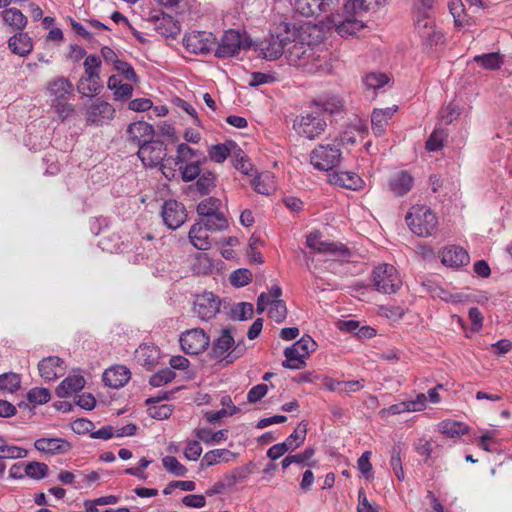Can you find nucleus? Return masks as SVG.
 <instances>
[{
    "instance_id": "f257e3e1",
    "label": "nucleus",
    "mask_w": 512,
    "mask_h": 512,
    "mask_svg": "<svg viewBox=\"0 0 512 512\" xmlns=\"http://www.w3.org/2000/svg\"><path fill=\"white\" fill-rule=\"evenodd\" d=\"M223 309L230 320H249L254 312L253 305L248 302L234 304L222 303L212 292L197 295L193 310L200 320H211Z\"/></svg>"
},
{
    "instance_id": "f03ea898",
    "label": "nucleus",
    "mask_w": 512,
    "mask_h": 512,
    "mask_svg": "<svg viewBox=\"0 0 512 512\" xmlns=\"http://www.w3.org/2000/svg\"><path fill=\"white\" fill-rule=\"evenodd\" d=\"M245 351L246 347L243 340L236 339L231 329L224 328L212 340L209 355L217 362L228 365L242 357Z\"/></svg>"
},
{
    "instance_id": "7ed1b4c3",
    "label": "nucleus",
    "mask_w": 512,
    "mask_h": 512,
    "mask_svg": "<svg viewBox=\"0 0 512 512\" xmlns=\"http://www.w3.org/2000/svg\"><path fill=\"white\" fill-rule=\"evenodd\" d=\"M277 29L282 32L271 33L255 44V50L264 59L276 60L283 54L286 55L287 46L290 44V36H295V31H290L288 24H283Z\"/></svg>"
},
{
    "instance_id": "20e7f679",
    "label": "nucleus",
    "mask_w": 512,
    "mask_h": 512,
    "mask_svg": "<svg viewBox=\"0 0 512 512\" xmlns=\"http://www.w3.org/2000/svg\"><path fill=\"white\" fill-rule=\"evenodd\" d=\"M406 222L411 231L421 237L434 233L438 226L435 213L427 206H413L406 216Z\"/></svg>"
},
{
    "instance_id": "39448f33",
    "label": "nucleus",
    "mask_w": 512,
    "mask_h": 512,
    "mask_svg": "<svg viewBox=\"0 0 512 512\" xmlns=\"http://www.w3.org/2000/svg\"><path fill=\"white\" fill-rule=\"evenodd\" d=\"M317 348L316 342L308 335L301 337L291 346L285 348V360L282 366L291 370H300L306 367V359Z\"/></svg>"
},
{
    "instance_id": "423d86ee",
    "label": "nucleus",
    "mask_w": 512,
    "mask_h": 512,
    "mask_svg": "<svg viewBox=\"0 0 512 512\" xmlns=\"http://www.w3.org/2000/svg\"><path fill=\"white\" fill-rule=\"evenodd\" d=\"M282 289L278 285L271 287L270 291L261 293L257 300L256 312L262 314L267 311V316L272 320H285L287 317V307L280 299Z\"/></svg>"
},
{
    "instance_id": "0eeeda50",
    "label": "nucleus",
    "mask_w": 512,
    "mask_h": 512,
    "mask_svg": "<svg viewBox=\"0 0 512 512\" xmlns=\"http://www.w3.org/2000/svg\"><path fill=\"white\" fill-rule=\"evenodd\" d=\"M372 283L378 292L391 294L397 292L402 280L393 265L380 264L372 271Z\"/></svg>"
},
{
    "instance_id": "6e6552de",
    "label": "nucleus",
    "mask_w": 512,
    "mask_h": 512,
    "mask_svg": "<svg viewBox=\"0 0 512 512\" xmlns=\"http://www.w3.org/2000/svg\"><path fill=\"white\" fill-rule=\"evenodd\" d=\"M341 159L339 144H320L313 149L310 155L311 164L318 170L328 171L333 169Z\"/></svg>"
},
{
    "instance_id": "1a4fd4ad",
    "label": "nucleus",
    "mask_w": 512,
    "mask_h": 512,
    "mask_svg": "<svg viewBox=\"0 0 512 512\" xmlns=\"http://www.w3.org/2000/svg\"><path fill=\"white\" fill-rule=\"evenodd\" d=\"M248 38L243 39L241 34L236 30H228L221 37L215 50V56L218 58H229L238 54L241 49H248L251 46Z\"/></svg>"
},
{
    "instance_id": "9d476101",
    "label": "nucleus",
    "mask_w": 512,
    "mask_h": 512,
    "mask_svg": "<svg viewBox=\"0 0 512 512\" xmlns=\"http://www.w3.org/2000/svg\"><path fill=\"white\" fill-rule=\"evenodd\" d=\"M137 155L145 167L154 168L165 160L167 146L163 141L153 138L146 144L140 145Z\"/></svg>"
},
{
    "instance_id": "9b49d317",
    "label": "nucleus",
    "mask_w": 512,
    "mask_h": 512,
    "mask_svg": "<svg viewBox=\"0 0 512 512\" xmlns=\"http://www.w3.org/2000/svg\"><path fill=\"white\" fill-rule=\"evenodd\" d=\"M314 49L315 47L304 41L302 35L290 36L285 57L290 65L303 69Z\"/></svg>"
},
{
    "instance_id": "f8f14e48",
    "label": "nucleus",
    "mask_w": 512,
    "mask_h": 512,
    "mask_svg": "<svg viewBox=\"0 0 512 512\" xmlns=\"http://www.w3.org/2000/svg\"><path fill=\"white\" fill-rule=\"evenodd\" d=\"M179 342L185 353L196 355L208 347L210 339L204 330L195 328L182 333Z\"/></svg>"
},
{
    "instance_id": "ddd939ff",
    "label": "nucleus",
    "mask_w": 512,
    "mask_h": 512,
    "mask_svg": "<svg viewBox=\"0 0 512 512\" xmlns=\"http://www.w3.org/2000/svg\"><path fill=\"white\" fill-rule=\"evenodd\" d=\"M364 13L365 12L347 11L345 2L343 7V17L341 20L335 22L336 32L341 37L356 35L365 27L362 19Z\"/></svg>"
},
{
    "instance_id": "4468645a",
    "label": "nucleus",
    "mask_w": 512,
    "mask_h": 512,
    "mask_svg": "<svg viewBox=\"0 0 512 512\" xmlns=\"http://www.w3.org/2000/svg\"><path fill=\"white\" fill-rule=\"evenodd\" d=\"M215 40L212 33L198 31L185 35L183 43L186 50L191 53L207 54L213 49Z\"/></svg>"
},
{
    "instance_id": "2eb2a0df",
    "label": "nucleus",
    "mask_w": 512,
    "mask_h": 512,
    "mask_svg": "<svg viewBox=\"0 0 512 512\" xmlns=\"http://www.w3.org/2000/svg\"><path fill=\"white\" fill-rule=\"evenodd\" d=\"M415 29L424 43L429 46L437 45L443 35L435 27V22L425 12L419 13L415 20Z\"/></svg>"
},
{
    "instance_id": "dca6fc26",
    "label": "nucleus",
    "mask_w": 512,
    "mask_h": 512,
    "mask_svg": "<svg viewBox=\"0 0 512 512\" xmlns=\"http://www.w3.org/2000/svg\"><path fill=\"white\" fill-rule=\"evenodd\" d=\"M294 127H296L300 135L308 139H314L325 130L326 122L319 116L309 113L298 118L294 123Z\"/></svg>"
},
{
    "instance_id": "f3484780",
    "label": "nucleus",
    "mask_w": 512,
    "mask_h": 512,
    "mask_svg": "<svg viewBox=\"0 0 512 512\" xmlns=\"http://www.w3.org/2000/svg\"><path fill=\"white\" fill-rule=\"evenodd\" d=\"M187 214L183 204L176 200H168L162 208V218L164 223L170 229H177L186 220Z\"/></svg>"
},
{
    "instance_id": "a211bd4d",
    "label": "nucleus",
    "mask_w": 512,
    "mask_h": 512,
    "mask_svg": "<svg viewBox=\"0 0 512 512\" xmlns=\"http://www.w3.org/2000/svg\"><path fill=\"white\" fill-rule=\"evenodd\" d=\"M127 140L131 145L140 147L155 136L153 126L145 121H137L129 124L127 128Z\"/></svg>"
},
{
    "instance_id": "6ab92c4d",
    "label": "nucleus",
    "mask_w": 512,
    "mask_h": 512,
    "mask_svg": "<svg viewBox=\"0 0 512 512\" xmlns=\"http://www.w3.org/2000/svg\"><path fill=\"white\" fill-rule=\"evenodd\" d=\"M40 376L46 381H53L64 375L66 367L63 359L58 356H48L38 363Z\"/></svg>"
},
{
    "instance_id": "aec40b11",
    "label": "nucleus",
    "mask_w": 512,
    "mask_h": 512,
    "mask_svg": "<svg viewBox=\"0 0 512 512\" xmlns=\"http://www.w3.org/2000/svg\"><path fill=\"white\" fill-rule=\"evenodd\" d=\"M46 92L51 101L67 100L69 96L73 95L74 87L68 78L59 76L47 83Z\"/></svg>"
},
{
    "instance_id": "412c9836",
    "label": "nucleus",
    "mask_w": 512,
    "mask_h": 512,
    "mask_svg": "<svg viewBox=\"0 0 512 512\" xmlns=\"http://www.w3.org/2000/svg\"><path fill=\"white\" fill-rule=\"evenodd\" d=\"M34 447L41 453L49 455L66 454L71 449V444L63 438H39L34 442Z\"/></svg>"
},
{
    "instance_id": "4be33fe9",
    "label": "nucleus",
    "mask_w": 512,
    "mask_h": 512,
    "mask_svg": "<svg viewBox=\"0 0 512 512\" xmlns=\"http://www.w3.org/2000/svg\"><path fill=\"white\" fill-rule=\"evenodd\" d=\"M414 186V179L407 171H399L388 180V189L395 197L406 195Z\"/></svg>"
},
{
    "instance_id": "5701e85b",
    "label": "nucleus",
    "mask_w": 512,
    "mask_h": 512,
    "mask_svg": "<svg viewBox=\"0 0 512 512\" xmlns=\"http://www.w3.org/2000/svg\"><path fill=\"white\" fill-rule=\"evenodd\" d=\"M131 378L130 370L124 365H115L105 370L103 381L105 385L118 389L123 387Z\"/></svg>"
},
{
    "instance_id": "b1692460",
    "label": "nucleus",
    "mask_w": 512,
    "mask_h": 512,
    "mask_svg": "<svg viewBox=\"0 0 512 512\" xmlns=\"http://www.w3.org/2000/svg\"><path fill=\"white\" fill-rule=\"evenodd\" d=\"M114 113L113 107L106 101L97 99L86 111V121L89 124H100L109 119Z\"/></svg>"
},
{
    "instance_id": "393cba45",
    "label": "nucleus",
    "mask_w": 512,
    "mask_h": 512,
    "mask_svg": "<svg viewBox=\"0 0 512 512\" xmlns=\"http://www.w3.org/2000/svg\"><path fill=\"white\" fill-rule=\"evenodd\" d=\"M441 261L448 267H460L469 263V255L462 247L452 245L441 251Z\"/></svg>"
},
{
    "instance_id": "a878e982",
    "label": "nucleus",
    "mask_w": 512,
    "mask_h": 512,
    "mask_svg": "<svg viewBox=\"0 0 512 512\" xmlns=\"http://www.w3.org/2000/svg\"><path fill=\"white\" fill-rule=\"evenodd\" d=\"M302 70L310 74L329 73L331 71V65L328 61L327 52L319 51L315 48Z\"/></svg>"
},
{
    "instance_id": "bb28decb",
    "label": "nucleus",
    "mask_w": 512,
    "mask_h": 512,
    "mask_svg": "<svg viewBox=\"0 0 512 512\" xmlns=\"http://www.w3.org/2000/svg\"><path fill=\"white\" fill-rule=\"evenodd\" d=\"M238 457V453L232 452L225 448L213 449L207 451L201 459L200 467L207 468L219 463H228L235 460Z\"/></svg>"
},
{
    "instance_id": "cd10ccee",
    "label": "nucleus",
    "mask_w": 512,
    "mask_h": 512,
    "mask_svg": "<svg viewBox=\"0 0 512 512\" xmlns=\"http://www.w3.org/2000/svg\"><path fill=\"white\" fill-rule=\"evenodd\" d=\"M134 357L138 364L151 369L158 363L160 351L155 345L142 344L135 350Z\"/></svg>"
},
{
    "instance_id": "c85d7f7f",
    "label": "nucleus",
    "mask_w": 512,
    "mask_h": 512,
    "mask_svg": "<svg viewBox=\"0 0 512 512\" xmlns=\"http://www.w3.org/2000/svg\"><path fill=\"white\" fill-rule=\"evenodd\" d=\"M85 386V379L80 374H71L67 376L56 388V395L60 398H66L81 391Z\"/></svg>"
},
{
    "instance_id": "c756f323",
    "label": "nucleus",
    "mask_w": 512,
    "mask_h": 512,
    "mask_svg": "<svg viewBox=\"0 0 512 512\" xmlns=\"http://www.w3.org/2000/svg\"><path fill=\"white\" fill-rule=\"evenodd\" d=\"M208 231L210 230L207 229L202 222H196L192 225L188 237L196 249L205 251L211 247Z\"/></svg>"
},
{
    "instance_id": "7c9ffc66",
    "label": "nucleus",
    "mask_w": 512,
    "mask_h": 512,
    "mask_svg": "<svg viewBox=\"0 0 512 512\" xmlns=\"http://www.w3.org/2000/svg\"><path fill=\"white\" fill-rule=\"evenodd\" d=\"M398 107H388L385 109H374L371 116L372 130L376 136L384 133L389 119L392 118Z\"/></svg>"
},
{
    "instance_id": "2f4dec72",
    "label": "nucleus",
    "mask_w": 512,
    "mask_h": 512,
    "mask_svg": "<svg viewBox=\"0 0 512 512\" xmlns=\"http://www.w3.org/2000/svg\"><path fill=\"white\" fill-rule=\"evenodd\" d=\"M330 182L350 190L360 189L363 185V180L356 173L349 171L335 172L331 175Z\"/></svg>"
},
{
    "instance_id": "473e14b6",
    "label": "nucleus",
    "mask_w": 512,
    "mask_h": 512,
    "mask_svg": "<svg viewBox=\"0 0 512 512\" xmlns=\"http://www.w3.org/2000/svg\"><path fill=\"white\" fill-rule=\"evenodd\" d=\"M8 46L14 54L19 56H26L33 49L31 38L22 31L9 38Z\"/></svg>"
},
{
    "instance_id": "72a5a7b5",
    "label": "nucleus",
    "mask_w": 512,
    "mask_h": 512,
    "mask_svg": "<svg viewBox=\"0 0 512 512\" xmlns=\"http://www.w3.org/2000/svg\"><path fill=\"white\" fill-rule=\"evenodd\" d=\"M1 17L6 25L13 31H23L27 25V17L17 8H8L1 12Z\"/></svg>"
},
{
    "instance_id": "f704fd0d",
    "label": "nucleus",
    "mask_w": 512,
    "mask_h": 512,
    "mask_svg": "<svg viewBox=\"0 0 512 512\" xmlns=\"http://www.w3.org/2000/svg\"><path fill=\"white\" fill-rule=\"evenodd\" d=\"M338 329L345 333H353L359 339H369L376 335V329L371 326L359 327V322H337Z\"/></svg>"
},
{
    "instance_id": "c9c22d12",
    "label": "nucleus",
    "mask_w": 512,
    "mask_h": 512,
    "mask_svg": "<svg viewBox=\"0 0 512 512\" xmlns=\"http://www.w3.org/2000/svg\"><path fill=\"white\" fill-rule=\"evenodd\" d=\"M100 67L101 59L96 55H89L84 61V74L81 80H88L90 82H100Z\"/></svg>"
},
{
    "instance_id": "e433bc0d",
    "label": "nucleus",
    "mask_w": 512,
    "mask_h": 512,
    "mask_svg": "<svg viewBox=\"0 0 512 512\" xmlns=\"http://www.w3.org/2000/svg\"><path fill=\"white\" fill-rule=\"evenodd\" d=\"M307 246L319 253H332L334 254L338 251V247L335 243H330L321 240V235L319 232H312L307 236L306 239Z\"/></svg>"
},
{
    "instance_id": "4c0bfd02",
    "label": "nucleus",
    "mask_w": 512,
    "mask_h": 512,
    "mask_svg": "<svg viewBox=\"0 0 512 512\" xmlns=\"http://www.w3.org/2000/svg\"><path fill=\"white\" fill-rule=\"evenodd\" d=\"M195 436L205 444H220L227 439L228 430L222 429L213 432L209 428H198L195 430Z\"/></svg>"
},
{
    "instance_id": "58836bf2",
    "label": "nucleus",
    "mask_w": 512,
    "mask_h": 512,
    "mask_svg": "<svg viewBox=\"0 0 512 512\" xmlns=\"http://www.w3.org/2000/svg\"><path fill=\"white\" fill-rule=\"evenodd\" d=\"M215 174L211 171H203L195 184L190 185V190L199 192L200 195L208 194L215 187Z\"/></svg>"
},
{
    "instance_id": "ea45409f",
    "label": "nucleus",
    "mask_w": 512,
    "mask_h": 512,
    "mask_svg": "<svg viewBox=\"0 0 512 512\" xmlns=\"http://www.w3.org/2000/svg\"><path fill=\"white\" fill-rule=\"evenodd\" d=\"M439 431L450 438L459 437L468 431L466 424L453 420H444L439 424Z\"/></svg>"
},
{
    "instance_id": "a19ab883",
    "label": "nucleus",
    "mask_w": 512,
    "mask_h": 512,
    "mask_svg": "<svg viewBox=\"0 0 512 512\" xmlns=\"http://www.w3.org/2000/svg\"><path fill=\"white\" fill-rule=\"evenodd\" d=\"M157 31L167 38H175L180 33V25L173 17L164 15L159 19Z\"/></svg>"
},
{
    "instance_id": "79ce46f5",
    "label": "nucleus",
    "mask_w": 512,
    "mask_h": 512,
    "mask_svg": "<svg viewBox=\"0 0 512 512\" xmlns=\"http://www.w3.org/2000/svg\"><path fill=\"white\" fill-rule=\"evenodd\" d=\"M306 425L303 423H300L298 428L291 433L285 441L281 442L285 445V448H287V451H294L297 448H299L306 439Z\"/></svg>"
},
{
    "instance_id": "37998d69",
    "label": "nucleus",
    "mask_w": 512,
    "mask_h": 512,
    "mask_svg": "<svg viewBox=\"0 0 512 512\" xmlns=\"http://www.w3.org/2000/svg\"><path fill=\"white\" fill-rule=\"evenodd\" d=\"M295 11L304 17L317 15L319 12L318 0H290Z\"/></svg>"
},
{
    "instance_id": "c03bdc74",
    "label": "nucleus",
    "mask_w": 512,
    "mask_h": 512,
    "mask_svg": "<svg viewBox=\"0 0 512 512\" xmlns=\"http://www.w3.org/2000/svg\"><path fill=\"white\" fill-rule=\"evenodd\" d=\"M21 377L14 372L0 374V390L6 393H14L20 388Z\"/></svg>"
},
{
    "instance_id": "a18cd8bd",
    "label": "nucleus",
    "mask_w": 512,
    "mask_h": 512,
    "mask_svg": "<svg viewBox=\"0 0 512 512\" xmlns=\"http://www.w3.org/2000/svg\"><path fill=\"white\" fill-rule=\"evenodd\" d=\"M478 446L487 452H496L499 450V441L496 430H484L479 437Z\"/></svg>"
},
{
    "instance_id": "49530a36",
    "label": "nucleus",
    "mask_w": 512,
    "mask_h": 512,
    "mask_svg": "<svg viewBox=\"0 0 512 512\" xmlns=\"http://www.w3.org/2000/svg\"><path fill=\"white\" fill-rule=\"evenodd\" d=\"M176 157L173 160L174 165H180L189 163L191 161H195L198 158L199 152L197 150L192 149L185 143H181L177 146Z\"/></svg>"
},
{
    "instance_id": "de8ad7c7",
    "label": "nucleus",
    "mask_w": 512,
    "mask_h": 512,
    "mask_svg": "<svg viewBox=\"0 0 512 512\" xmlns=\"http://www.w3.org/2000/svg\"><path fill=\"white\" fill-rule=\"evenodd\" d=\"M254 464L252 462L233 469L230 473L225 474L224 478L228 486H232L250 476L253 472Z\"/></svg>"
},
{
    "instance_id": "09e8293b",
    "label": "nucleus",
    "mask_w": 512,
    "mask_h": 512,
    "mask_svg": "<svg viewBox=\"0 0 512 512\" xmlns=\"http://www.w3.org/2000/svg\"><path fill=\"white\" fill-rule=\"evenodd\" d=\"M254 190L263 195H268L274 188L273 177L270 173H261L251 181Z\"/></svg>"
},
{
    "instance_id": "8fccbe9b",
    "label": "nucleus",
    "mask_w": 512,
    "mask_h": 512,
    "mask_svg": "<svg viewBox=\"0 0 512 512\" xmlns=\"http://www.w3.org/2000/svg\"><path fill=\"white\" fill-rule=\"evenodd\" d=\"M474 61L488 70L499 69L503 63L501 55L496 52L477 55L474 57Z\"/></svg>"
},
{
    "instance_id": "3c124183",
    "label": "nucleus",
    "mask_w": 512,
    "mask_h": 512,
    "mask_svg": "<svg viewBox=\"0 0 512 512\" xmlns=\"http://www.w3.org/2000/svg\"><path fill=\"white\" fill-rule=\"evenodd\" d=\"M27 456V450L15 445H7L5 440L0 437V460L1 459H19Z\"/></svg>"
},
{
    "instance_id": "603ef678",
    "label": "nucleus",
    "mask_w": 512,
    "mask_h": 512,
    "mask_svg": "<svg viewBox=\"0 0 512 512\" xmlns=\"http://www.w3.org/2000/svg\"><path fill=\"white\" fill-rule=\"evenodd\" d=\"M221 200L216 197H208L202 200L197 206V213L200 216H213L220 211Z\"/></svg>"
},
{
    "instance_id": "864d4df0",
    "label": "nucleus",
    "mask_w": 512,
    "mask_h": 512,
    "mask_svg": "<svg viewBox=\"0 0 512 512\" xmlns=\"http://www.w3.org/2000/svg\"><path fill=\"white\" fill-rule=\"evenodd\" d=\"M201 161L200 159H196L195 161H191L189 163H185L184 166L179 167V171L181 174V178L184 182H191L198 178L201 173Z\"/></svg>"
},
{
    "instance_id": "5fc2aeb1",
    "label": "nucleus",
    "mask_w": 512,
    "mask_h": 512,
    "mask_svg": "<svg viewBox=\"0 0 512 512\" xmlns=\"http://www.w3.org/2000/svg\"><path fill=\"white\" fill-rule=\"evenodd\" d=\"M386 0H346L347 11L369 12Z\"/></svg>"
},
{
    "instance_id": "6e6d98bb",
    "label": "nucleus",
    "mask_w": 512,
    "mask_h": 512,
    "mask_svg": "<svg viewBox=\"0 0 512 512\" xmlns=\"http://www.w3.org/2000/svg\"><path fill=\"white\" fill-rule=\"evenodd\" d=\"M448 7L450 13L454 18V23L457 27H463L467 22V15L465 13L464 4L461 0H449Z\"/></svg>"
},
{
    "instance_id": "4d7b16f0",
    "label": "nucleus",
    "mask_w": 512,
    "mask_h": 512,
    "mask_svg": "<svg viewBox=\"0 0 512 512\" xmlns=\"http://www.w3.org/2000/svg\"><path fill=\"white\" fill-rule=\"evenodd\" d=\"M201 221L210 231H223L228 228V221L222 212L215 213L213 216H207Z\"/></svg>"
},
{
    "instance_id": "13d9d810",
    "label": "nucleus",
    "mask_w": 512,
    "mask_h": 512,
    "mask_svg": "<svg viewBox=\"0 0 512 512\" xmlns=\"http://www.w3.org/2000/svg\"><path fill=\"white\" fill-rule=\"evenodd\" d=\"M163 467L172 475L176 477L185 476L187 473V468L182 465L176 457L174 456H165L162 459Z\"/></svg>"
},
{
    "instance_id": "bf43d9fd",
    "label": "nucleus",
    "mask_w": 512,
    "mask_h": 512,
    "mask_svg": "<svg viewBox=\"0 0 512 512\" xmlns=\"http://www.w3.org/2000/svg\"><path fill=\"white\" fill-rule=\"evenodd\" d=\"M48 470H49L48 466L42 462L33 461V462H29L25 466L26 475L35 480H40V479H43L44 477H46Z\"/></svg>"
},
{
    "instance_id": "052dcab7",
    "label": "nucleus",
    "mask_w": 512,
    "mask_h": 512,
    "mask_svg": "<svg viewBox=\"0 0 512 512\" xmlns=\"http://www.w3.org/2000/svg\"><path fill=\"white\" fill-rule=\"evenodd\" d=\"M102 89L103 86L100 82H90L88 80L79 79L77 83V91L87 97L98 95Z\"/></svg>"
},
{
    "instance_id": "680f3d73",
    "label": "nucleus",
    "mask_w": 512,
    "mask_h": 512,
    "mask_svg": "<svg viewBox=\"0 0 512 512\" xmlns=\"http://www.w3.org/2000/svg\"><path fill=\"white\" fill-rule=\"evenodd\" d=\"M51 398L50 391L47 388L36 387L29 390L27 399L30 403L35 405H42L47 403Z\"/></svg>"
},
{
    "instance_id": "e2e57ef3",
    "label": "nucleus",
    "mask_w": 512,
    "mask_h": 512,
    "mask_svg": "<svg viewBox=\"0 0 512 512\" xmlns=\"http://www.w3.org/2000/svg\"><path fill=\"white\" fill-rule=\"evenodd\" d=\"M390 466L398 480H404L405 474L402 467L401 449L399 446H394L391 449Z\"/></svg>"
},
{
    "instance_id": "0e129e2a",
    "label": "nucleus",
    "mask_w": 512,
    "mask_h": 512,
    "mask_svg": "<svg viewBox=\"0 0 512 512\" xmlns=\"http://www.w3.org/2000/svg\"><path fill=\"white\" fill-rule=\"evenodd\" d=\"M233 165L237 170L246 175H248L253 169L252 163L241 149L234 152Z\"/></svg>"
},
{
    "instance_id": "69168bd1",
    "label": "nucleus",
    "mask_w": 512,
    "mask_h": 512,
    "mask_svg": "<svg viewBox=\"0 0 512 512\" xmlns=\"http://www.w3.org/2000/svg\"><path fill=\"white\" fill-rule=\"evenodd\" d=\"M175 376L176 374L172 369L165 368L153 374L150 377L149 383L153 387H160L171 382L175 378Z\"/></svg>"
},
{
    "instance_id": "338daca9",
    "label": "nucleus",
    "mask_w": 512,
    "mask_h": 512,
    "mask_svg": "<svg viewBox=\"0 0 512 512\" xmlns=\"http://www.w3.org/2000/svg\"><path fill=\"white\" fill-rule=\"evenodd\" d=\"M389 81V78L384 73H369L364 78V84L368 89L377 90Z\"/></svg>"
},
{
    "instance_id": "774afa93",
    "label": "nucleus",
    "mask_w": 512,
    "mask_h": 512,
    "mask_svg": "<svg viewBox=\"0 0 512 512\" xmlns=\"http://www.w3.org/2000/svg\"><path fill=\"white\" fill-rule=\"evenodd\" d=\"M252 279V273L245 268H240L233 271L229 277L230 283L234 287H243L247 285Z\"/></svg>"
}]
</instances>
